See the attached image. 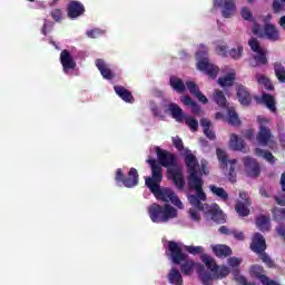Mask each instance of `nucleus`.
Wrapping results in <instances>:
<instances>
[{
	"instance_id": "f257e3e1",
	"label": "nucleus",
	"mask_w": 285,
	"mask_h": 285,
	"mask_svg": "<svg viewBox=\"0 0 285 285\" xmlns=\"http://www.w3.org/2000/svg\"><path fill=\"white\" fill-rule=\"evenodd\" d=\"M147 164L151 166V177H147L145 180L146 186L151 190L153 195H155L156 199H160L168 204L170 202L176 208L179 210H184V203L177 197L175 191L170 188H161L159 184H161V179H164V169L157 160L147 159Z\"/></svg>"
},
{
	"instance_id": "f03ea898",
	"label": "nucleus",
	"mask_w": 285,
	"mask_h": 285,
	"mask_svg": "<svg viewBox=\"0 0 285 285\" xmlns=\"http://www.w3.org/2000/svg\"><path fill=\"white\" fill-rule=\"evenodd\" d=\"M185 164L189 173V177L187 179L188 186L202 188V181L204 180L202 179V169H199V163L197 161V157L188 149L185 153Z\"/></svg>"
},
{
	"instance_id": "7ed1b4c3",
	"label": "nucleus",
	"mask_w": 285,
	"mask_h": 285,
	"mask_svg": "<svg viewBox=\"0 0 285 285\" xmlns=\"http://www.w3.org/2000/svg\"><path fill=\"white\" fill-rule=\"evenodd\" d=\"M196 59L197 68L200 72H205V75H208L210 79H217V75H219V67L213 65L208 59V47L199 45L198 51L196 52Z\"/></svg>"
},
{
	"instance_id": "20e7f679",
	"label": "nucleus",
	"mask_w": 285,
	"mask_h": 285,
	"mask_svg": "<svg viewBox=\"0 0 285 285\" xmlns=\"http://www.w3.org/2000/svg\"><path fill=\"white\" fill-rule=\"evenodd\" d=\"M200 261L203 262V264H205L206 268L210 271L209 273L212 275V285L215 279H224V277H228V275H230V269L228 267H219V265H217V262H215V258H213L208 254L200 255Z\"/></svg>"
},
{
	"instance_id": "39448f33",
	"label": "nucleus",
	"mask_w": 285,
	"mask_h": 285,
	"mask_svg": "<svg viewBox=\"0 0 285 285\" xmlns=\"http://www.w3.org/2000/svg\"><path fill=\"white\" fill-rule=\"evenodd\" d=\"M248 45L253 52H256L254 58L250 60V66L253 68H257V66H266V63H268V59L266 58L268 51L262 48V46H259V42L255 38L250 39L248 41Z\"/></svg>"
},
{
	"instance_id": "423d86ee",
	"label": "nucleus",
	"mask_w": 285,
	"mask_h": 285,
	"mask_svg": "<svg viewBox=\"0 0 285 285\" xmlns=\"http://www.w3.org/2000/svg\"><path fill=\"white\" fill-rule=\"evenodd\" d=\"M253 33L257 37H267L269 41H277L279 40V31L275 29V26L273 24H265L264 30L259 28V24L255 23L253 28Z\"/></svg>"
},
{
	"instance_id": "0eeeda50",
	"label": "nucleus",
	"mask_w": 285,
	"mask_h": 285,
	"mask_svg": "<svg viewBox=\"0 0 285 285\" xmlns=\"http://www.w3.org/2000/svg\"><path fill=\"white\" fill-rule=\"evenodd\" d=\"M216 155L218 157L222 168H228L229 166V174H228L229 181H235V177H236L235 166L237 165V160L236 159L228 160V156L226 155V151L222 149H217Z\"/></svg>"
},
{
	"instance_id": "6e6552de",
	"label": "nucleus",
	"mask_w": 285,
	"mask_h": 285,
	"mask_svg": "<svg viewBox=\"0 0 285 285\" xmlns=\"http://www.w3.org/2000/svg\"><path fill=\"white\" fill-rule=\"evenodd\" d=\"M214 8H222L224 19H230V17L235 16V10H237L235 0H214Z\"/></svg>"
},
{
	"instance_id": "1a4fd4ad",
	"label": "nucleus",
	"mask_w": 285,
	"mask_h": 285,
	"mask_svg": "<svg viewBox=\"0 0 285 285\" xmlns=\"http://www.w3.org/2000/svg\"><path fill=\"white\" fill-rule=\"evenodd\" d=\"M191 190H196V195H189L188 202L194 206L195 208L202 209L204 208V205H202V202H206V193H204V181H200V188H196L193 186H188Z\"/></svg>"
},
{
	"instance_id": "9d476101",
	"label": "nucleus",
	"mask_w": 285,
	"mask_h": 285,
	"mask_svg": "<svg viewBox=\"0 0 285 285\" xmlns=\"http://www.w3.org/2000/svg\"><path fill=\"white\" fill-rule=\"evenodd\" d=\"M156 155L158 157L157 163L159 166H164L165 168H168V166H175V155L168 153L167 150H164L159 147H155Z\"/></svg>"
},
{
	"instance_id": "9b49d317",
	"label": "nucleus",
	"mask_w": 285,
	"mask_h": 285,
	"mask_svg": "<svg viewBox=\"0 0 285 285\" xmlns=\"http://www.w3.org/2000/svg\"><path fill=\"white\" fill-rule=\"evenodd\" d=\"M239 197L240 200H238L235 206L236 213H238V215H250V198H248V194L240 191Z\"/></svg>"
},
{
	"instance_id": "f8f14e48",
	"label": "nucleus",
	"mask_w": 285,
	"mask_h": 285,
	"mask_svg": "<svg viewBox=\"0 0 285 285\" xmlns=\"http://www.w3.org/2000/svg\"><path fill=\"white\" fill-rule=\"evenodd\" d=\"M250 250L256 253V255H262V253L266 252V239L264 238V235L261 233L254 234L250 243Z\"/></svg>"
},
{
	"instance_id": "ddd939ff",
	"label": "nucleus",
	"mask_w": 285,
	"mask_h": 285,
	"mask_svg": "<svg viewBox=\"0 0 285 285\" xmlns=\"http://www.w3.org/2000/svg\"><path fill=\"white\" fill-rule=\"evenodd\" d=\"M60 62L62 65L63 72L68 75L70 70H75L77 68V62H75V59H72V56L70 55V51L62 50L60 53Z\"/></svg>"
},
{
	"instance_id": "4468645a",
	"label": "nucleus",
	"mask_w": 285,
	"mask_h": 285,
	"mask_svg": "<svg viewBox=\"0 0 285 285\" xmlns=\"http://www.w3.org/2000/svg\"><path fill=\"white\" fill-rule=\"evenodd\" d=\"M168 173H169V176L171 177L175 186L179 190H184V188L186 187V179L184 178V174H181V168L171 167V168H169Z\"/></svg>"
},
{
	"instance_id": "2eb2a0df",
	"label": "nucleus",
	"mask_w": 285,
	"mask_h": 285,
	"mask_svg": "<svg viewBox=\"0 0 285 285\" xmlns=\"http://www.w3.org/2000/svg\"><path fill=\"white\" fill-rule=\"evenodd\" d=\"M245 170L248 177H259V164L250 157L244 158Z\"/></svg>"
},
{
	"instance_id": "dca6fc26",
	"label": "nucleus",
	"mask_w": 285,
	"mask_h": 285,
	"mask_svg": "<svg viewBox=\"0 0 285 285\" xmlns=\"http://www.w3.org/2000/svg\"><path fill=\"white\" fill-rule=\"evenodd\" d=\"M149 215H177V210H175L170 205L161 207V205L153 204L149 207Z\"/></svg>"
},
{
	"instance_id": "f3484780",
	"label": "nucleus",
	"mask_w": 285,
	"mask_h": 285,
	"mask_svg": "<svg viewBox=\"0 0 285 285\" xmlns=\"http://www.w3.org/2000/svg\"><path fill=\"white\" fill-rule=\"evenodd\" d=\"M83 4L79 1H71L68 6V17L70 19H77V17H81L85 12Z\"/></svg>"
},
{
	"instance_id": "a211bd4d",
	"label": "nucleus",
	"mask_w": 285,
	"mask_h": 285,
	"mask_svg": "<svg viewBox=\"0 0 285 285\" xmlns=\"http://www.w3.org/2000/svg\"><path fill=\"white\" fill-rule=\"evenodd\" d=\"M186 88L187 90H189L190 95H194V97H196V99L200 101V104H208V98L204 94H202V91H199V87L197 86V83L193 81H187Z\"/></svg>"
},
{
	"instance_id": "6ab92c4d",
	"label": "nucleus",
	"mask_w": 285,
	"mask_h": 285,
	"mask_svg": "<svg viewBox=\"0 0 285 285\" xmlns=\"http://www.w3.org/2000/svg\"><path fill=\"white\" fill-rule=\"evenodd\" d=\"M168 111L170 112L173 119H175L178 124H184V118L186 115H184V110L180 109L179 105L169 104Z\"/></svg>"
},
{
	"instance_id": "aec40b11",
	"label": "nucleus",
	"mask_w": 285,
	"mask_h": 285,
	"mask_svg": "<svg viewBox=\"0 0 285 285\" xmlns=\"http://www.w3.org/2000/svg\"><path fill=\"white\" fill-rule=\"evenodd\" d=\"M255 224L261 233H268L271 230V216L261 215L256 218Z\"/></svg>"
},
{
	"instance_id": "412c9836",
	"label": "nucleus",
	"mask_w": 285,
	"mask_h": 285,
	"mask_svg": "<svg viewBox=\"0 0 285 285\" xmlns=\"http://www.w3.org/2000/svg\"><path fill=\"white\" fill-rule=\"evenodd\" d=\"M122 184L126 188H135V186L139 184V174H137V169L131 168L128 177L122 179Z\"/></svg>"
},
{
	"instance_id": "4be33fe9",
	"label": "nucleus",
	"mask_w": 285,
	"mask_h": 285,
	"mask_svg": "<svg viewBox=\"0 0 285 285\" xmlns=\"http://www.w3.org/2000/svg\"><path fill=\"white\" fill-rule=\"evenodd\" d=\"M272 138L273 135L271 134V129H268L265 126H261V130L257 135L258 144H261V146H268V144H271Z\"/></svg>"
},
{
	"instance_id": "5701e85b",
	"label": "nucleus",
	"mask_w": 285,
	"mask_h": 285,
	"mask_svg": "<svg viewBox=\"0 0 285 285\" xmlns=\"http://www.w3.org/2000/svg\"><path fill=\"white\" fill-rule=\"evenodd\" d=\"M229 148H232V150H238L240 153H246V144L244 142V139L239 138L235 134H233L230 136Z\"/></svg>"
},
{
	"instance_id": "b1692460",
	"label": "nucleus",
	"mask_w": 285,
	"mask_h": 285,
	"mask_svg": "<svg viewBox=\"0 0 285 285\" xmlns=\"http://www.w3.org/2000/svg\"><path fill=\"white\" fill-rule=\"evenodd\" d=\"M212 249L216 257H230L233 255V249L227 245H214Z\"/></svg>"
},
{
	"instance_id": "393cba45",
	"label": "nucleus",
	"mask_w": 285,
	"mask_h": 285,
	"mask_svg": "<svg viewBox=\"0 0 285 285\" xmlns=\"http://www.w3.org/2000/svg\"><path fill=\"white\" fill-rule=\"evenodd\" d=\"M167 279L169 284L173 285H184V277L181 276V272L177 268H171L167 275Z\"/></svg>"
},
{
	"instance_id": "a878e982",
	"label": "nucleus",
	"mask_w": 285,
	"mask_h": 285,
	"mask_svg": "<svg viewBox=\"0 0 285 285\" xmlns=\"http://www.w3.org/2000/svg\"><path fill=\"white\" fill-rule=\"evenodd\" d=\"M96 66L104 79H112L115 77L110 70V67L102 59L96 60Z\"/></svg>"
},
{
	"instance_id": "bb28decb",
	"label": "nucleus",
	"mask_w": 285,
	"mask_h": 285,
	"mask_svg": "<svg viewBox=\"0 0 285 285\" xmlns=\"http://www.w3.org/2000/svg\"><path fill=\"white\" fill-rule=\"evenodd\" d=\"M237 97L242 104V106H248L252 101L250 94L244 86H239L237 89Z\"/></svg>"
},
{
	"instance_id": "cd10ccee",
	"label": "nucleus",
	"mask_w": 285,
	"mask_h": 285,
	"mask_svg": "<svg viewBox=\"0 0 285 285\" xmlns=\"http://www.w3.org/2000/svg\"><path fill=\"white\" fill-rule=\"evenodd\" d=\"M218 83L222 88H228L235 83V70H230L228 75L218 78Z\"/></svg>"
},
{
	"instance_id": "c85d7f7f",
	"label": "nucleus",
	"mask_w": 285,
	"mask_h": 285,
	"mask_svg": "<svg viewBox=\"0 0 285 285\" xmlns=\"http://www.w3.org/2000/svg\"><path fill=\"white\" fill-rule=\"evenodd\" d=\"M169 83L176 92H186V85H184V80H181V78H178L177 76H171L169 79Z\"/></svg>"
},
{
	"instance_id": "c756f323",
	"label": "nucleus",
	"mask_w": 285,
	"mask_h": 285,
	"mask_svg": "<svg viewBox=\"0 0 285 285\" xmlns=\"http://www.w3.org/2000/svg\"><path fill=\"white\" fill-rule=\"evenodd\" d=\"M115 92L118 95V97L121 98L122 101H127L128 104H132V94L128 91L126 88L121 86H116Z\"/></svg>"
},
{
	"instance_id": "7c9ffc66",
	"label": "nucleus",
	"mask_w": 285,
	"mask_h": 285,
	"mask_svg": "<svg viewBox=\"0 0 285 285\" xmlns=\"http://www.w3.org/2000/svg\"><path fill=\"white\" fill-rule=\"evenodd\" d=\"M250 273L253 277H255L256 279H259L261 284H263L268 277L266 276V274H264V267H262L261 265H253L250 267Z\"/></svg>"
},
{
	"instance_id": "2f4dec72",
	"label": "nucleus",
	"mask_w": 285,
	"mask_h": 285,
	"mask_svg": "<svg viewBox=\"0 0 285 285\" xmlns=\"http://www.w3.org/2000/svg\"><path fill=\"white\" fill-rule=\"evenodd\" d=\"M180 101H183V104L185 106H190L191 107V112L194 115H199V112H202V109L199 108V105H197V102H195L193 100V98L188 97V96H183L180 98Z\"/></svg>"
},
{
	"instance_id": "473e14b6",
	"label": "nucleus",
	"mask_w": 285,
	"mask_h": 285,
	"mask_svg": "<svg viewBox=\"0 0 285 285\" xmlns=\"http://www.w3.org/2000/svg\"><path fill=\"white\" fill-rule=\"evenodd\" d=\"M209 190L210 193H213V195L219 197V199H223V202H227L228 193L226 191V189L217 187L216 185H209Z\"/></svg>"
},
{
	"instance_id": "72a5a7b5",
	"label": "nucleus",
	"mask_w": 285,
	"mask_h": 285,
	"mask_svg": "<svg viewBox=\"0 0 285 285\" xmlns=\"http://www.w3.org/2000/svg\"><path fill=\"white\" fill-rule=\"evenodd\" d=\"M262 101L272 112H275V110H277V107L275 106V98L273 96L264 94L262 97Z\"/></svg>"
},
{
	"instance_id": "f704fd0d",
	"label": "nucleus",
	"mask_w": 285,
	"mask_h": 285,
	"mask_svg": "<svg viewBox=\"0 0 285 285\" xmlns=\"http://www.w3.org/2000/svg\"><path fill=\"white\" fill-rule=\"evenodd\" d=\"M200 126L203 127L204 134L206 137H208V139H215V132L210 130V120L203 118L200 120Z\"/></svg>"
},
{
	"instance_id": "c9c22d12",
	"label": "nucleus",
	"mask_w": 285,
	"mask_h": 285,
	"mask_svg": "<svg viewBox=\"0 0 285 285\" xmlns=\"http://www.w3.org/2000/svg\"><path fill=\"white\" fill-rule=\"evenodd\" d=\"M255 155H257V157H263V159H265L269 164H275V156H273L271 151H265L264 149L256 148Z\"/></svg>"
},
{
	"instance_id": "e433bc0d",
	"label": "nucleus",
	"mask_w": 285,
	"mask_h": 285,
	"mask_svg": "<svg viewBox=\"0 0 285 285\" xmlns=\"http://www.w3.org/2000/svg\"><path fill=\"white\" fill-rule=\"evenodd\" d=\"M275 75L282 83H285V68L283 63L276 62L274 63Z\"/></svg>"
},
{
	"instance_id": "4c0bfd02",
	"label": "nucleus",
	"mask_w": 285,
	"mask_h": 285,
	"mask_svg": "<svg viewBox=\"0 0 285 285\" xmlns=\"http://www.w3.org/2000/svg\"><path fill=\"white\" fill-rule=\"evenodd\" d=\"M175 217H177V215H150V219L154 224H166V222Z\"/></svg>"
},
{
	"instance_id": "58836bf2",
	"label": "nucleus",
	"mask_w": 285,
	"mask_h": 285,
	"mask_svg": "<svg viewBox=\"0 0 285 285\" xmlns=\"http://www.w3.org/2000/svg\"><path fill=\"white\" fill-rule=\"evenodd\" d=\"M214 101L222 108L226 107V96H224V91L216 89L214 94Z\"/></svg>"
},
{
	"instance_id": "ea45409f",
	"label": "nucleus",
	"mask_w": 285,
	"mask_h": 285,
	"mask_svg": "<svg viewBox=\"0 0 285 285\" xmlns=\"http://www.w3.org/2000/svg\"><path fill=\"white\" fill-rule=\"evenodd\" d=\"M256 81H258L261 86H264L266 90H273V83H271V80L266 76L257 73Z\"/></svg>"
},
{
	"instance_id": "a19ab883",
	"label": "nucleus",
	"mask_w": 285,
	"mask_h": 285,
	"mask_svg": "<svg viewBox=\"0 0 285 285\" xmlns=\"http://www.w3.org/2000/svg\"><path fill=\"white\" fill-rule=\"evenodd\" d=\"M229 57L235 60L242 59V55H244V47L237 46V48H233L228 52Z\"/></svg>"
},
{
	"instance_id": "79ce46f5",
	"label": "nucleus",
	"mask_w": 285,
	"mask_h": 285,
	"mask_svg": "<svg viewBox=\"0 0 285 285\" xmlns=\"http://www.w3.org/2000/svg\"><path fill=\"white\" fill-rule=\"evenodd\" d=\"M184 121L193 131H195L199 128V122L197 121V119H195L190 116H185Z\"/></svg>"
},
{
	"instance_id": "37998d69",
	"label": "nucleus",
	"mask_w": 285,
	"mask_h": 285,
	"mask_svg": "<svg viewBox=\"0 0 285 285\" xmlns=\"http://www.w3.org/2000/svg\"><path fill=\"white\" fill-rule=\"evenodd\" d=\"M185 250L189 253V255H204V247L202 246H185Z\"/></svg>"
},
{
	"instance_id": "c03bdc74",
	"label": "nucleus",
	"mask_w": 285,
	"mask_h": 285,
	"mask_svg": "<svg viewBox=\"0 0 285 285\" xmlns=\"http://www.w3.org/2000/svg\"><path fill=\"white\" fill-rule=\"evenodd\" d=\"M205 206L209 215H222V208L219 207V205L213 203L210 205H205Z\"/></svg>"
},
{
	"instance_id": "a18cd8bd",
	"label": "nucleus",
	"mask_w": 285,
	"mask_h": 285,
	"mask_svg": "<svg viewBox=\"0 0 285 285\" xmlns=\"http://www.w3.org/2000/svg\"><path fill=\"white\" fill-rule=\"evenodd\" d=\"M259 255H261L262 262H264V264H266V266H268V268H273L275 266V263L273 262L271 256H268V254H266V252H263Z\"/></svg>"
},
{
	"instance_id": "49530a36",
	"label": "nucleus",
	"mask_w": 285,
	"mask_h": 285,
	"mask_svg": "<svg viewBox=\"0 0 285 285\" xmlns=\"http://www.w3.org/2000/svg\"><path fill=\"white\" fill-rule=\"evenodd\" d=\"M215 50L216 55H219V57H228V47H226V45H218Z\"/></svg>"
},
{
	"instance_id": "de8ad7c7",
	"label": "nucleus",
	"mask_w": 285,
	"mask_h": 285,
	"mask_svg": "<svg viewBox=\"0 0 285 285\" xmlns=\"http://www.w3.org/2000/svg\"><path fill=\"white\" fill-rule=\"evenodd\" d=\"M240 16L245 21H253V12H250V9L246 7L240 10Z\"/></svg>"
},
{
	"instance_id": "09e8293b",
	"label": "nucleus",
	"mask_w": 285,
	"mask_h": 285,
	"mask_svg": "<svg viewBox=\"0 0 285 285\" xmlns=\"http://www.w3.org/2000/svg\"><path fill=\"white\" fill-rule=\"evenodd\" d=\"M228 115V122L232 124V126H237L239 124V117L237 116V114L233 110H229Z\"/></svg>"
},
{
	"instance_id": "8fccbe9b",
	"label": "nucleus",
	"mask_w": 285,
	"mask_h": 285,
	"mask_svg": "<svg viewBox=\"0 0 285 285\" xmlns=\"http://www.w3.org/2000/svg\"><path fill=\"white\" fill-rule=\"evenodd\" d=\"M210 219L216 224H226V215H212Z\"/></svg>"
},
{
	"instance_id": "3c124183",
	"label": "nucleus",
	"mask_w": 285,
	"mask_h": 285,
	"mask_svg": "<svg viewBox=\"0 0 285 285\" xmlns=\"http://www.w3.org/2000/svg\"><path fill=\"white\" fill-rule=\"evenodd\" d=\"M173 144L177 150H184V142L181 141V138L178 136L173 138Z\"/></svg>"
},
{
	"instance_id": "603ef678",
	"label": "nucleus",
	"mask_w": 285,
	"mask_h": 285,
	"mask_svg": "<svg viewBox=\"0 0 285 285\" xmlns=\"http://www.w3.org/2000/svg\"><path fill=\"white\" fill-rule=\"evenodd\" d=\"M51 17L52 19H55V21H61L63 13L60 9H55L53 11H51Z\"/></svg>"
},
{
	"instance_id": "864d4df0",
	"label": "nucleus",
	"mask_w": 285,
	"mask_h": 285,
	"mask_svg": "<svg viewBox=\"0 0 285 285\" xmlns=\"http://www.w3.org/2000/svg\"><path fill=\"white\" fill-rule=\"evenodd\" d=\"M279 1L275 0L273 2V8L275 12H279V10H282V8L285 6V0H279Z\"/></svg>"
},
{
	"instance_id": "5fc2aeb1",
	"label": "nucleus",
	"mask_w": 285,
	"mask_h": 285,
	"mask_svg": "<svg viewBox=\"0 0 285 285\" xmlns=\"http://www.w3.org/2000/svg\"><path fill=\"white\" fill-rule=\"evenodd\" d=\"M276 233L278 235V237H281L282 239L285 240V225L281 224L276 227Z\"/></svg>"
},
{
	"instance_id": "6e6d98bb",
	"label": "nucleus",
	"mask_w": 285,
	"mask_h": 285,
	"mask_svg": "<svg viewBox=\"0 0 285 285\" xmlns=\"http://www.w3.org/2000/svg\"><path fill=\"white\" fill-rule=\"evenodd\" d=\"M99 35H101V30H99V29H94V30L87 31V37H90V39H97V37H99Z\"/></svg>"
},
{
	"instance_id": "4d7b16f0",
	"label": "nucleus",
	"mask_w": 285,
	"mask_h": 285,
	"mask_svg": "<svg viewBox=\"0 0 285 285\" xmlns=\"http://www.w3.org/2000/svg\"><path fill=\"white\" fill-rule=\"evenodd\" d=\"M228 264L232 266V268H235V267L239 266V264H242V262L237 257H230V258H228Z\"/></svg>"
},
{
	"instance_id": "13d9d810",
	"label": "nucleus",
	"mask_w": 285,
	"mask_h": 285,
	"mask_svg": "<svg viewBox=\"0 0 285 285\" xmlns=\"http://www.w3.org/2000/svg\"><path fill=\"white\" fill-rule=\"evenodd\" d=\"M232 235L237 239L238 242H244V233L232 230Z\"/></svg>"
},
{
	"instance_id": "bf43d9fd",
	"label": "nucleus",
	"mask_w": 285,
	"mask_h": 285,
	"mask_svg": "<svg viewBox=\"0 0 285 285\" xmlns=\"http://www.w3.org/2000/svg\"><path fill=\"white\" fill-rule=\"evenodd\" d=\"M236 282H238V284H242V285H253V283L248 282L246 276H238L236 278Z\"/></svg>"
},
{
	"instance_id": "052dcab7",
	"label": "nucleus",
	"mask_w": 285,
	"mask_h": 285,
	"mask_svg": "<svg viewBox=\"0 0 285 285\" xmlns=\"http://www.w3.org/2000/svg\"><path fill=\"white\" fill-rule=\"evenodd\" d=\"M208 161L206 160H202V175H208Z\"/></svg>"
},
{
	"instance_id": "680f3d73",
	"label": "nucleus",
	"mask_w": 285,
	"mask_h": 285,
	"mask_svg": "<svg viewBox=\"0 0 285 285\" xmlns=\"http://www.w3.org/2000/svg\"><path fill=\"white\" fill-rule=\"evenodd\" d=\"M218 230L222 235H232L233 234V230L228 229V227H226V226H220Z\"/></svg>"
},
{
	"instance_id": "e2e57ef3",
	"label": "nucleus",
	"mask_w": 285,
	"mask_h": 285,
	"mask_svg": "<svg viewBox=\"0 0 285 285\" xmlns=\"http://www.w3.org/2000/svg\"><path fill=\"white\" fill-rule=\"evenodd\" d=\"M150 109L156 117H159V109H157V105L153 101H150Z\"/></svg>"
},
{
	"instance_id": "0e129e2a",
	"label": "nucleus",
	"mask_w": 285,
	"mask_h": 285,
	"mask_svg": "<svg viewBox=\"0 0 285 285\" xmlns=\"http://www.w3.org/2000/svg\"><path fill=\"white\" fill-rule=\"evenodd\" d=\"M116 181H124V171L121 169H117Z\"/></svg>"
},
{
	"instance_id": "69168bd1",
	"label": "nucleus",
	"mask_w": 285,
	"mask_h": 285,
	"mask_svg": "<svg viewBox=\"0 0 285 285\" xmlns=\"http://www.w3.org/2000/svg\"><path fill=\"white\" fill-rule=\"evenodd\" d=\"M263 285H281L279 283H277V281H273L269 277H267L265 279V282L262 283Z\"/></svg>"
},
{
	"instance_id": "338daca9",
	"label": "nucleus",
	"mask_w": 285,
	"mask_h": 285,
	"mask_svg": "<svg viewBox=\"0 0 285 285\" xmlns=\"http://www.w3.org/2000/svg\"><path fill=\"white\" fill-rule=\"evenodd\" d=\"M276 203H277L279 206H285V198H276Z\"/></svg>"
},
{
	"instance_id": "774afa93",
	"label": "nucleus",
	"mask_w": 285,
	"mask_h": 285,
	"mask_svg": "<svg viewBox=\"0 0 285 285\" xmlns=\"http://www.w3.org/2000/svg\"><path fill=\"white\" fill-rule=\"evenodd\" d=\"M279 24L283 28V30H285V16L281 18Z\"/></svg>"
}]
</instances>
